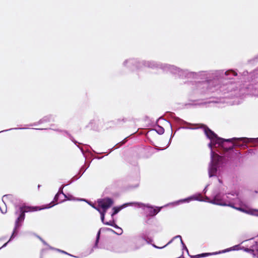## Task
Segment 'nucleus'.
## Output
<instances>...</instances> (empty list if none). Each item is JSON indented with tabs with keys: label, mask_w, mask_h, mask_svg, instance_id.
Listing matches in <instances>:
<instances>
[{
	"label": "nucleus",
	"mask_w": 258,
	"mask_h": 258,
	"mask_svg": "<svg viewBox=\"0 0 258 258\" xmlns=\"http://www.w3.org/2000/svg\"><path fill=\"white\" fill-rule=\"evenodd\" d=\"M55 205L53 202H51L46 207H30V206H21L19 207L18 210L15 212L16 215L19 213V215L15 222L16 228L20 226L19 223L24 221L25 217V213L29 212L36 211L46 208H49Z\"/></svg>",
	"instance_id": "obj_1"
},
{
	"label": "nucleus",
	"mask_w": 258,
	"mask_h": 258,
	"mask_svg": "<svg viewBox=\"0 0 258 258\" xmlns=\"http://www.w3.org/2000/svg\"><path fill=\"white\" fill-rule=\"evenodd\" d=\"M200 128H202L204 130L205 134L207 138L210 139L215 144H218L222 148L224 147L226 142H230L232 139H224L219 138L218 136L211 129H210L206 125L204 124H200Z\"/></svg>",
	"instance_id": "obj_2"
},
{
	"label": "nucleus",
	"mask_w": 258,
	"mask_h": 258,
	"mask_svg": "<svg viewBox=\"0 0 258 258\" xmlns=\"http://www.w3.org/2000/svg\"><path fill=\"white\" fill-rule=\"evenodd\" d=\"M230 142H226L224 147L222 148L225 151L232 150L234 147H242L245 146V143L248 142V139L246 138H232Z\"/></svg>",
	"instance_id": "obj_3"
},
{
	"label": "nucleus",
	"mask_w": 258,
	"mask_h": 258,
	"mask_svg": "<svg viewBox=\"0 0 258 258\" xmlns=\"http://www.w3.org/2000/svg\"><path fill=\"white\" fill-rule=\"evenodd\" d=\"M98 206L102 209V211L106 212L107 210L113 204V201L110 198L99 199L97 201Z\"/></svg>",
	"instance_id": "obj_4"
},
{
	"label": "nucleus",
	"mask_w": 258,
	"mask_h": 258,
	"mask_svg": "<svg viewBox=\"0 0 258 258\" xmlns=\"http://www.w3.org/2000/svg\"><path fill=\"white\" fill-rule=\"evenodd\" d=\"M161 208H153L152 207H148V215L150 216H154L157 214V213L160 211Z\"/></svg>",
	"instance_id": "obj_5"
},
{
	"label": "nucleus",
	"mask_w": 258,
	"mask_h": 258,
	"mask_svg": "<svg viewBox=\"0 0 258 258\" xmlns=\"http://www.w3.org/2000/svg\"><path fill=\"white\" fill-rule=\"evenodd\" d=\"M221 253V251L216 252H214V253H202V254L194 255V256H192V258H200V257H205V256H209V255H212L213 254H219V253Z\"/></svg>",
	"instance_id": "obj_6"
},
{
	"label": "nucleus",
	"mask_w": 258,
	"mask_h": 258,
	"mask_svg": "<svg viewBox=\"0 0 258 258\" xmlns=\"http://www.w3.org/2000/svg\"><path fill=\"white\" fill-rule=\"evenodd\" d=\"M217 172V168L215 166H212L209 170V176L212 177L214 176Z\"/></svg>",
	"instance_id": "obj_7"
},
{
	"label": "nucleus",
	"mask_w": 258,
	"mask_h": 258,
	"mask_svg": "<svg viewBox=\"0 0 258 258\" xmlns=\"http://www.w3.org/2000/svg\"><path fill=\"white\" fill-rule=\"evenodd\" d=\"M228 206H230V207H232V208H233L236 209H237V210L240 211H241V212H243L247 213V211H246V210H244V209H243V208H236V207H235L233 205H232V204H229V205H228Z\"/></svg>",
	"instance_id": "obj_8"
},
{
	"label": "nucleus",
	"mask_w": 258,
	"mask_h": 258,
	"mask_svg": "<svg viewBox=\"0 0 258 258\" xmlns=\"http://www.w3.org/2000/svg\"><path fill=\"white\" fill-rule=\"evenodd\" d=\"M121 208H117V207H114L113 208V212L112 214V216H113L115 214H116L120 210Z\"/></svg>",
	"instance_id": "obj_9"
},
{
	"label": "nucleus",
	"mask_w": 258,
	"mask_h": 258,
	"mask_svg": "<svg viewBox=\"0 0 258 258\" xmlns=\"http://www.w3.org/2000/svg\"><path fill=\"white\" fill-rule=\"evenodd\" d=\"M106 212H104V211H102V212H100V214H101V220L103 222V221H104V215H105V214Z\"/></svg>",
	"instance_id": "obj_10"
},
{
	"label": "nucleus",
	"mask_w": 258,
	"mask_h": 258,
	"mask_svg": "<svg viewBox=\"0 0 258 258\" xmlns=\"http://www.w3.org/2000/svg\"><path fill=\"white\" fill-rule=\"evenodd\" d=\"M100 231H98V232L97 233L96 244H97L98 243V241H99V237H100Z\"/></svg>",
	"instance_id": "obj_11"
},
{
	"label": "nucleus",
	"mask_w": 258,
	"mask_h": 258,
	"mask_svg": "<svg viewBox=\"0 0 258 258\" xmlns=\"http://www.w3.org/2000/svg\"><path fill=\"white\" fill-rule=\"evenodd\" d=\"M158 132L161 134H163L164 133V129L163 128H161Z\"/></svg>",
	"instance_id": "obj_12"
},
{
	"label": "nucleus",
	"mask_w": 258,
	"mask_h": 258,
	"mask_svg": "<svg viewBox=\"0 0 258 258\" xmlns=\"http://www.w3.org/2000/svg\"><path fill=\"white\" fill-rule=\"evenodd\" d=\"M4 197H5L6 198H11L13 197L12 195H6V196H5Z\"/></svg>",
	"instance_id": "obj_13"
},
{
	"label": "nucleus",
	"mask_w": 258,
	"mask_h": 258,
	"mask_svg": "<svg viewBox=\"0 0 258 258\" xmlns=\"http://www.w3.org/2000/svg\"><path fill=\"white\" fill-rule=\"evenodd\" d=\"M93 208L96 209V210H97L99 212H102V211H100V209L98 207H93Z\"/></svg>",
	"instance_id": "obj_14"
},
{
	"label": "nucleus",
	"mask_w": 258,
	"mask_h": 258,
	"mask_svg": "<svg viewBox=\"0 0 258 258\" xmlns=\"http://www.w3.org/2000/svg\"><path fill=\"white\" fill-rule=\"evenodd\" d=\"M104 224H105V225H111V226H112V224L111 222L104 223Z\"/></svg>",
	"instance_id": "obj_15"
},
{
	"label": "nucleus",
	"mask_w": 258,
	"mask_h": 258,
	"mask_svg": "<svg viewBox=\"0 0 258 258\" xmlns=\"http://www.w3.org/2000/svg\"><path fill=\"white\" fill-rule=\"evenodd\" d=\"M216 157L217 158V160L219 161L221 158V157L219 156L217 154H216Z\"/></svg>",
	"instance_id": "obj_16"
},
{
	"label": "nucleus",
	"mask_w": 258,
	"mask_h": 258,
	"mask_svg": "<svg viewBox=\"0 0 258 258\" xmlns=\"http://www.w3.org/2000/svg\"><path fill=\"white\" fill-rule=\"evenodd\" d=\"M58 195L57 194L55 195L54 200L56 201L58 200Z\"/></svg>",
	"instance_id": "obj_17"
},
{
	"label": "nucleus",
	"mask_w": 258,
	"mask_h": 258,
	"mask_svg": "<svg viewBox=\"0 0 258 258\" xmlns=\"http://www.w3.org/2000/svg\"><path fill=\"white\" fill-rule=\"evenodd\" d=\"M232 73L233 74L234 76H236L237 73L234 71H232Z\"/></svg>",
	"instance_id": "obj_18"
},
{
	"label": "nucleus",
	"mask_w": 258,
	"mask_h": 258,
	"mask_svg": "<svg viewBox=\"0 0 258 258\" xmlns=\"http://www.w3.org/2000/svg\"><path fill=\"white\" fill-rule=\"evenodd\" d=\"M62 252H63V253H66V254H69V255H70V254H68L67 252H65V251H62ZM70 255H71L70 254Z\"/></svg>",
	"instance_id": "obj_19"
},
{
	"label": "nucleus",
	"mask_w": 258,
	"mask_h": 258,
	"mask_svg": "<svg viewBox=\"0 0 258 258\" xmlns=\"http://www.w3.org/2000/svg\"><path fill=\"white\" fill-rule=\"evenodd\" d=\"M228 251V250H223V251H222V252H226V251Z\"/></svg>",
	"instance_id": "obj_20"
},
{
	"label": "nucleus",
	"mask_w": 258,
	"mask_h": 258,
	"mask_svg": "<svg viewBox=\"0 0 258 258\" xmlns=\"http://www.w3.org/2000/svg\"><path fill=\"white\" fill-rule=\"evenodd\" d=\"M215 200H216V199H214V203H216V204H217V203H216V202H215ZM217 204H218L217 203Z\"/></svg>",
	"instance_id": "obj_21"
},
{
	"label": "nucleus",
	"mask_w": 258,
	"mask_h": 258,
	"mask_svg": "<svg viewBox=\"0 0 258 258\" xmlns=\"http://www.w3.org/2000/svg\"><path fill=\"white\" fill-rule=\"evenodd\" d=\"M91 206L93 208V207H95L94 205H91Z\"/></svg>",
	"instance_id": "obj_22"
},
{
	"label": "nucleus",
	"mask_w": 258,
	"mask_h": 258,
	"mask_svg": "<svg viewBox=\"0 0 258 258\" xmlns=\"http://www.w3.org/2000/svg\"><path fill=\"white\" fill-rule=\"evenodd\" d=\"M154 247H156V248H158V247H157V246H156V245H154Z\"/></svg>",
	"instance_id": "obj_23"
},
{
	"label": "nucleus",
	"mask_w": 258,
	"mask_h": 258,
	"mask_svg": "<svg viewBox=\"0 0 258 258\" xmlns=\"http://www.w3.org/2000/svg\"><path fill=\"white\" fill-rule=\"evenodd\" d=\"M121 120H122V121H124V119H121Z\"/></svg>",
	"instance_id": "obj_24"
},
{
	"label": "nucleus",
	"mask_w": 258,
	"mask_h": 258,
	"mask_svg": "<svg viewBox=\"0 0 258 258\" xmlns=\"http://www.w3.org/2000/svg\"><path fill=\"white\" fill-rule=\"evenodd\" d=\"M256 254L257 255V256H258V251H257V254Z\"/></svg>",
	"instance_id": "obj_25"
}]
</instances>
